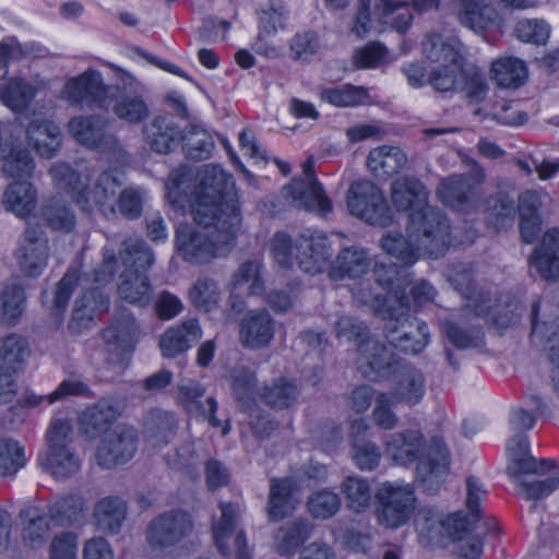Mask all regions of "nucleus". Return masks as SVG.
I'll return each instance as SVG.
<instances>
[{
	"label": "nucleus",
	"instance_id": "f257e3e1",
	"mask_svg": "<svg viewBox=\"0 0 559 559\" xmlns=\"http://www.w3.org/2000/svg\"><path fill=\"white\" fill-rule=\"evenodd\" d=\"M165 189L166 200L175 211L183 213L189 209L199 225L214 226L226 235L225 240L205 242L193 226L180 224L175 245H229L241 216L235 181L219 165L209 164L197 170L180 166L170 173Z\"/></svg>",
	"mask_w": 559,
	"mask_h": 559
},
{
	"label": "nucleus",
	"instance_id": "f03ea898",
	"mask_svg": "<svg viewBox=\"0 0 559 559\" xmlns=\"http://www.w3.org/2000/svg\"><path fill=\"white\" fill-rule=\"evenodd\" d=\"M109 120L103 116H75L68 123V131L81 145L108 155L117 165L102 173L93 189L86 182L91 170L85 162H78L74 167L58 162L50 167V176L59 194L69 197L86 213L98 212L108 217L115 214L116 191L124 181L127 162L118 139L106 132Z\"/></svg>",
	"mask_w": 559,
	"mask_h": 559
},
{
	"label": "nucleus",
	"instance_id": "7ed1b4c3",
	"mask_svg": "<svg viewBox=\"0 0 559 559\" xmlns=\"http://www.w3.org/2000/svg\"><path fill=\"white\" fill-rule=\"evenodd\" d=\"M383 253L378 255L373 273L379 285L390 289L386 299L374 296L372 308L384 321L382 332L388 343L394 347L403 336L407 335L413 322L417 319L409 314V298L405 287L409 285L408 269L419 259V247H382Z\"/></svg>",
	"mask_w": 559,
	"mask_h": 559
},
{
	"label": "nucleus",
	"instance_id": "20e7f679",
	"mask_svg": "<svg viewBox=\"0 0 559 559\" xmlns=\"http://www.w3.org/2000/svg\"><path fill=\"white\" fill-rule=\"evenodd\" d=\"M391 200L397 211L409 213L408 238L389 234L381 245H413L420 234L445 245L443 237L448 235V219L440 210L428 205V191L419 180L412 177L395 180L391 187Z\"/></svg>",
	"mask_w": 559,
	"mask_h": 559
},
{
	"label": "nucleus",
	"instance_id": "39448f33",
	"mask_svg": "<svg viewBox=\"0 0 559 559\" xmlns=\"http://www.w3.org/2000/svg\"><path fill=\"white\" fill-rule=\"evenodd\" d=\"M426 441L419 430L409 429L388 436L386 454L400 465L418 461L416 479L426 491L435 492L449 472V454L443 441L433 438L425 452Z\"/></svg>",
	"mask_w": 559,
	"mask_h": 559
},
{
	"label": "nucleus",
	"instance_id": "423d86ee",
	"mask_svg": "<svg viewBox=\"0 0 559 559\" xmlns=\"http://www.w3.org/2000/svg\"><path fill=\"white\" fill-rule=\"evenodd\" d=\"M423 53L430 62V70L419 61L402 66L407 84L420 88L427 84L440 92L455 88L463 66V46L456 39L444 40L440 35L427 36Z\"/></svg>",
	"mask_w": 559,
	"mask_h": 559
},
{
	"label": "nucleus",
	"instance_id": "0eeeda50",
	"mask_svg": "<svg viewBox=\"0 0 559 559\" xmlns=\"http://www.w3.org/2000/svg\"><path fill=\"white\" fill-rule=\"evenodd\" d=\"M119 261L123 267L117 287L119 297L129 304L147 306L152 300V286L146 271L154 262L153 252L148 247H126L120 251L118 260L106 250L103 263L95 272V281L107 283L111 280Z\"/></svg>",
	"mask_w": 559,
	"mask_h": 559
},
{
	"label": "nucleus",
	"instance_id": "6e6552de",
	"mask_svg": "<svg viewBox=\"0 0 559 559\" xmlns=\"http://www.w3.org/2000/svg\"><path fill=\"white\" fill-rule=\"evenodd\" d=\"M37 55L34 44H22L15 37H7L0 43V78L4 79L8 74L11 62ZM47 84L48 82L39 76L33 81L20 75L9 76L0 84V102L15 114L23 112Z\"/></svg>",
	"mask_w": 559,
	"mask_h": 559
},
{
	"label": "nucleus",
	"instance_id": "1a4fd4ad",
	"mask_svg": "<svg viewBox=\"0 0 559 559\" xmlns=\"http://www.w3.org/2000/svg\"><path fill=\"white\" fill-rule=\"evenodd\" d=\"M413 14L407 1L359 0L358 12L352 33L362 38L371 32L394 29L405 33L411 26Z\"/></svg>",
	"mask_w": 559,
	"mask_h": 559
},
{
	"label": "nucleus",
	"instance_id": "9d476101",
	"mask_svg": "<svg viewBox=\"0 0 559 559\" xmlns=\"http://www.w3.org/2000/svg\"><path fill=\"white\" fill-rule=\"evenodd\" d=\"M192 516L180 509L165 511L153 518L145 530V540L154 552L165 554L179 546L193 532Z\"/></svg>",
	"mask_w": 559,
	"mask_h": 559
},
{
	"label": "nucleus",
	"instance_id": "9b49d317",
	"mask_svg": "<svg viewBox=\"0 0 559 559\" xmlns=\"http://www.w3.org/2000/svg\"><path fill=\"white\" fill-rule=\"evenodd\" d=\"M376 515L386 528L405 525L416 509V496L411 485L384 483L376 492Z\"/></svg>",
	"mask_w": 559,
	"mask_h": 559
},
{
	"label": "nucleus",
	"instance_id": "f8f14e48",
	"mask_svg": "<svg viewBox=\"0 0 559 559\" xmlns=\"http://www.w3.org/2000/svg\"><path fill=\"white\" fill-rule=\"evenodd\" d=\"M114 96L115 86L105 85L102 73L94 69L67 79L59 92V98L71 106H96L106 110Z\"/></svg>",
	"mask_w": 559,
	"mask_h": 559
},
{
	"label": "nucleus",
	"instance_id": "ddd939ff",
	"mask_svg": "<svg viewBox=\"0 0 559 559\" xmlns=\"http://www.w3.org/2000/svg\"><path fill=\"white\" fill-rule=\"evenodd\" d=\"M346 204L349 213L371 225L385 226L392 215L384 195L369 180H358L350 185Z\"/></svg>",
	"mask_w": 559,
	"mask_h": 559
},
{
	"label": "nucleus",
	"instance_id": "4468645a",
	"mask_svg": "<svg viewBox=\"0 0 559 559\" xmlns=\"http://www.w3.org/2000/svg\"><path fill=\"white\" fill-rule=\"evenodd\" d=\"M304 178L294 179L284 187L283 195L292 205L317 214H328L332 203L324 194L321 183L314 176V162L310 157L302 164Z\"/></svg>",
	"mask_w": 559,
	"mask_h": 559
},
{
	"label": "nucleus",
	"instance_id": "2eb2a0df",
	"mask_svg": "<svg viewBox=\"0 0 559 559\" xmlns=\"http://www.w3.org/2000/svg\"><path fill=\"white\" fill-rule=\"evenodd\" d=\"M102 338L107 354L106 361L114 366L122 365L134 350L139 338V326L133 314L126 310L117 313L102 331Z\"/></svg>",
	"mask_w": 559,
	"mask_h": 559
},
{
	"label": "nucleus",
	"instance_id": "dca6fc26",
	"mask_svg": "<svg viewBox=\"0 0 559 559\" xmlns=\"http://www.w3.org/2000/svg\"><path fill=\"white\" fill-rule=\"evenodd\" d=\"M139 436L135 428L118 425L100 440L96 460L104 468H114L128 463L138 451Z\"/></svg>",
	"mask_w": 559,
	"mask_h": 559
},
{
	"label": "nucleus",
	"instance_id": "f3484780",
	"mask_svg": "<svg viewBox=\"0 0 559 559\" xmlns=\"http://www.w3.org/2000/svg\"><path fill=\"white\" fill-rule=\"evenodd\" d=\"M360 362L358 369L361 374L371 380L393 373L403 362L382 342L369 338L358 345Z\"/></svg>",
	"mask_w": 559,
	"mask_h": 559
},
{
	"label": "nucleus",
	"instance_id": "a211bd4d",
	"mask_svg": "<svg viewBox=\"0 0 559 559\" xmlns=\"http://www.w3.org/2000/svg\"><path fill=\"white\" fill-rule=\"evenodd\" d=\"M484 178L485 174L481 168L476 169L474 181L467 176H451L441 181L437 190L438 198L444 205L465 212L472 207L477 186L481 183Z\"/></svg>",
	"mask_w": 559,
	"mask_h": 559
},
{
	"label": "nucleus",
	"instance_id": "6ab92c4d",
	"mask_svg": "<svg viewBox=\"0 0 559 559\" xmlns=\"http://www.w3.org/2000/svg\"><path fill=\"white\" fill-rule=\"evenodd\" d=\"M275 321L265 309L250 310L240 321L239 340L243 347L260 349L274 337Z\"/></svg>",
	"mask_w": 559,
	"mask_h": 559
},
{
	"label": "nucleus",
	"instance_id": "aec40b11",
	"mask_svg": "<svg viewBox=\"0 0 559 559\" xmlns=\"http://www.w3.org/2000/svg\"><path fill=\"white\" fill-rule=\"evenodd\" d=\"M109 300L98 287L87 289L74 302L71 320L68 330L71 334H81L91 328L94 317L108 310Z\"/></svg>",
	"mask_w": 559,
	"mask_h": 559
},
{
	"label": "nucleus",
	"instance_id": "412c9836",
	"mask_svg": "<svg viewBox=\"0 0 559 559\" xmlns=\"http://www.w3.org/2000/svg\"><path fill=\"white\" fill-rule=\"evenodd\" d=\"M539 301H534L531 307V337L544 344L547 349V355L551 369V379L555 388L559 390V338H557V330L559 328V320L538 322Z\"/></svg>",
	"mask_w": 559,
	"mask_h": 559
},
{
	"label": "nucleus",
	"instance_id": "4be33fe9",
	"mask_svg": "<svg viewBox=\"0 0 559 559\" xmlns=\"http://www.w3.org/2000/svg\"><path fill=\"white\" fill-rule=\"evenodd\" d=\"M202 337V329L197 319H188L167 329L159 340L162 355L175 358L190 349Z\"/></svg>",
	"mask_w": 559,
	"mask_h": 559
},
{
	"label": "nucleus",
	"instance_id": "5701e85b",
	"mask_svg": "<svg viewBox=\"0 0 559 559\" xmlns=\"http://www.w3.org/2000/svg\"><path fill=\"white\" fill-rule=\"evenodd\" d=\"M298 491L297 481L292 477L272 478L266 504V514L272 522L290 516L297 506L294 495Z\"/></svg>",
	"mask_w": 559,
	"mask_h": 559
},
{
	"label": "nucleus",
	"instance_id": "b1692460",
	"mask_svg": "<svg viewBox=\"0 0 559 559\" xmlns=\"http://www.w3.org/2000/svg\"><path fill=\"white\" fill-rule=\"evenodd\" d=\"M26 136L28 144L44 158H52L62 144L61 129L53 120H31Z\"/></svg>",
	"mask_w": 559,
	"mask_h": 559
},
{
	"label": "nucleus",
	"instance_id": "393cba45",
	"mask_svg": "<svg viewBox=\"0 0 559 559\" xmlns=\"http://www.w3.org/2000/svg\"><path fill=\"white\" fill-rule=\"evenodd\" d=\"M127 502L118 496H107L98 500L93 509V523L104 534L120 533L127 519Z\"/></svg>",
	"mask_w": 559,
	"mask_h": 559
},
{
	"label": "nucleus",
	"instance_id": "a878e982",
	"mask_svg": "<svg viewBox=\"0 0 559 559\" xmlns=\"http://www.w3.org/2000/svg\"><path fill=\"white\" fill-rule=\"evenodd\" d=\"M396 373V385L393 393L397 403L415 405L419 403L425 393V377L415 366L403 361L393 372Z\"/></svg>",
	"mask_w": 559,
	"mask_h": 559
},
{
	"label": "nucleus",
	"instance_id": "bb28decb",
	"mask_svg": "<svg viewBox=\"0 0 559 559\" xmlns=\"http://www.w3.org/2000/svg\"><path fill=\"white\" fill-rule=\"evenodd\" d=\"M144 138L154 152L167 154L179 145L182 134L173 120L159 116L145 126Z\"/></svg>",
	"mask_w": 559,
	"mask_h": 559
},
{
	"label": "nucleus",
	"instance_id": "cd10ccee",
	"mask_svg": "<svg viewBox=\"0 0 559 559\" xmlns=\"http://www.w3.org/2000/svg\"><path fill=\"white\" fill-rule=\"evenodd\" d=\"M313 524L307 519H296L278 527L274 547L281 556H292L313 533Z\"/></svg>",
	"mask_w": 559,
	"mask_h": 559
},
{
	"label": "nucleus",
	"instance_id": "c85d7f7f",
	"mask_svg": "<svg viewBox=\"0 0 559 559\" xmlns=\"http://www.w3.org/2000/svg\"><path fill=\"white\" fill-rule=\"evenodd\" d=\"M407 156L399 146L381 145L372 148L367 157L369 170L378 178L388 179L402 170Z\"/></svg>",
	"mask_w": 559,
	"mask_h": 559
},
{
	"label": "nucleus",
	"instance_id": "c756f323",
	"mask_svg": "<svg viewBox=\"0 0 559 559\" xmlns=\"http://www.w3.org/2000/svg\"><path fill=\"white\" fill-rule=\"evenodd\" d=\"M490 79L499 87L515 90L527 81L528 69L522 59L502 56L491 62Z\"/></svg>",
	"mask_w": 559,
	"mask_h": 559
},
{
	"label": "nucleus",
	"instance_id": "7c9ffc66",
	"mask_svg": "<svg viewBox=\"0 0 559 559\" xmlns=\"http://www.w3.org/2000/svg\"><path fill=\"white\" fill-rule=\"evenodd\" d=\"M2 205L16 217L26 218L37 205V191L27 180L14 181L4 189Z\"/></svg>",
	"mask_w": 559,
	"mask_h": 559
},
{
	"label": "nucleus",
	"instance_id": "2f4dec72",
	"mask_svg": "<svg viewBox=\"0 0 559 559\" xmlns=\"http://www.w3.org/2000/svg\"><path fill=\"white\" fill-rule=\"evenodd\" d=\"M31 355L27 340L17 333H10L0 340V371L20 373Z\"/></svg>",
	"mask_w": 559,
	"mask_h": 559
},
{
	"label": "nucleus",
	"instance_id": "473e14b6",
	"mask_svg": "<svg viewBox=\"0 0 559 559\" xmlns=\"http://www.w3.org/2000/svg\"><path fill=\"white\" fill-rule=\"evenodd\" d=\"M119 416L117 406L102 400L87 407L80 416L81 430L91 439L105 432Z\"/></svg>",
	"mask_w": 559,
	"mask_h": 559
},
{
	"label": "nucleus",
	"instance_id": "72a5a7b5",
	"mask_svg": "<svg viewBox=\"0 0 559 559\" xmlns=\"http://www.w3.org/2000/svg\"><path fill=\"white\" fill-rule=\"evenodd\" d=\"M540 192L527 190L520 194L518 205L520 215V229L522 238L526 243L533 242L540 230Z\"/></svg>",
	"mask_w": 559,
	"mask_h": 559
},
{
	"label": "nucleus",
	"instance_id": "f704fd0d",
	"mask_svg": "<svg viewBox=\"0 0 559 559\" xmlns=\"http://www.w3.org/2000/svg\"><path fill=\"white\" fill-rule=\"evenodd\" d=\"M453 8L460 22L474 32L483 31L496 14L489 0H454Z\"/></svg>",
	"mask_w": 559,
	"mask_h": 559
},
{
	"label": "nucleus",
	"instance_id": "c9c22d12",
	"mask_svg": "<svg viewBox=\"0 0 559 559\" xmlns=\"http://www.w3.org/2000/svg\"><path fill=\"white\" fill-rule=\"evenodd\" d=\"M355 247H344L331 262L330 276L333 280H341L345 276L356 278L365 274L369 267V260L364 250Z\"/></svg>",
	"mask_w": 559,
	"mask_h": 559
},
{
	"label": "nucleus",
	"instance_id": "e433bc0d",
	"mask_svg": "<svg viewBox=\"0 0 559 559\" xmlns=\"http://www.w3.org/2000/svg\"><path fill=\"white\" fill-rule=\"evenodd\" d=\"M40 465L57 478H68L79 471L80 460L74 448H51L40 460Z\"/></svg>",
	"mask_w": 559,
	"mask_h": 559
},
{
	"label": "nucleus",
	"instance_id": "4c0bfd02",
	"mask_svg": "<svg viewBox=\"0 0 559 559\" xmlns=\"http://www.w3.org/2000/svg\"><path fill=\"white\" fill-rule=\"evenodd\" d=\"M108 109H111L119 119L130 123L142 121L148 114L147 106L140 96L127 94L116 86Z\"/></svg>",
	"mask_w": 559,
	"mask_h": 559
},
{
	"label": "nucleus",
	"instance_id": "58836bf2",
	"mask_svg": "<svg viewBox=\"0 0 559 559\" xmlns=\"http://www.w3.org/2000/svg\"><path fill=\"white\" fill-rule=\"evenodd\" d=\"M85 502L79 495L66 496L49 508L50 520L59 526L80 523L84 518Z\"/></svg>",
	"mask_w": 559,
	"mask_h": 559
},
{
	"label": "nucleus",
	"instance_id": "ea45409f",
	"mask_svg": "<svg viewBox=\"0 0 559 559\" xmlns=\"http://www.w3.org/2000/svg\"><path fill=\"white\" fill-rule=\"evenodd\" d=\"M289 11L282 0H270L259 12L260 36H271L286 28Z\"/></svg>",
	"mask_w": 559,
	"mask_h": 559
},
{
	"label": "nucleus",
	"instance_id": "a19ab883",
	"mask_svg": "<svg viewBox=\"0 0 559 559\" xmlns=\"http://www.w3.org/2000/svg\"><path fill=\"white\" fill-rule=\"evenodd\" d=\"M25 293L21 284L5 286L0 295V323L14 325L24 311Z\"/></svg>",
	"mask_w": 559,
	"mask_h": 559
},
{
	"label": "nucleus",
	"instance_id": "79ce46f5",
	"mask_svg": "<svg viewBox=\"0 0 559 559\" xmlns=\"http://www.w3.org/2000/svg\"><path fill=\"white\" fill-rule=\"evenodd\" d=\"M298 395L297 385L293 381L281 378L264 386L261 399L272 408L284 409L294 405Z\"/></svg>",
	"mask_w": 559,
	"mask_h": 559
},
{
	"label": "nucleus",
	"instance_id": "37998d69",
	"mask_svg": "<svg viewBox=\"0 0 559 559\" xmlns=\"http://www.w3.org/2000/svg\"><path fill=\"white\" fill-rule=\"evenodd\" d=\"M321 99L334 107H356L370 103L368 90L353 85L323 90Z\"/></svg>",
	"mask_w": 559,
	"mask_h": 559
},
{
	"label": "nucleus",
	"instance_id": "c03bdc74",
	"mask_svg": "<svg viewBox=\"0 0 559 559\" xmlns=\"http://www.w3.org/2000/svg\"><path fill=\"white\" fill-rule=\"evenodd\" d=\"M177 421L171 413L155 408L144 417V429L150 438L168 443L175 433Z\"/></svg>",
	"mask_w": 559,
	"mask_h": 559
},
{
	"label": "nucleus",
	"instance_id": "a18cd8bd",
	"mask_svg": "<svg viewBox=\"0 0 559 559\" xmlns=\"http://www.w3.org/2000/svg\"><path fill=\"white\" fill-rule=\"evenodd\" d=\"M330 247H295L298 266L306 273L318 274L331 270Z\"/></svg>",
	"mask_w": 559,
	"mask_h": 559
},
{
	"label": "nucleus",
	"instance_id": "49530a36",
	"mask_svg": "<svg viewBox=\"0 0 559 559\" xmlns=\"http://www.w3.org/2000/svg\"><path fill=\"white\" fill-rule=\"evenodd\" d=\"M530 266L545 281L559 280V247H535Z\"/></svg>",
	"mask_w": 559,
	"mask_h": 559
},
{
	"label": "nucleus",
	"instance_id": "de8ad7c7",
	"mask_svg": "<svg viewBox=\"0 0 559 559\" xmlns=\"http://www.w3.org/2000/svg\"><path fill=\"white\" fill-rule=\"evenodd\" d=\"M76 274L67 272L63 277L57 283L51 296L47 293L43 295V304L48 307L51 314L55 317L61 316L73 294L76 285Z\"/></svg>",
	"mask_w": 559,
	"mask_h": 559
},
{
	"label": "nucleus",
	"instance_id": "09e8293b",
	"mask_svg": "<svg viewBox=\"0 0 559 559\" xmlns=\"http://www.w3.org/2000/svg\"><path fill=\"white\" fill-rule=\"evenodd\" d=\"M219 289L212 278H198L189 289V300L194 308L209 312L217 306Z\"/></svg>",
	"mask_w": 559,
	"mask_h": 559
},
{
	"label": "nucleus",
	"instance_id": "8fccbe9b",
	"mask_svg": "<svg viewBox=\"0 0 559 559\" xmlns=\"http://www.w3.org/2000/svg\"><path fill=\"white\" fill-rule=\"evenodd\" d=\"M442 330L449 342L457 349L474 348L483 344L484 335L480 328H463L457 323L445 320L442 323Z\"/></svg>",
	"mask_w": 559,
	"mask_h": 559
},
{
	"label": "nucleus",
	"instance_id": "3c124183",
	"mask_svg": "<svg viewBox=\"0 0 559 559\" xmlns=\"http://www.w3.org/2000/svg\"><path fill=\"white\" fill-rule=\"evenodd\" d=\"M35 163L28 151L11 148L3 155V173L12 179H28L33 176Z\"/></svg>",
	"mask_w": 559,
	"mask_h": 559
},
{
	"label": "nucleus",
	"instance_id": "603ef678",
	"mask_svg": "<svg viewBox=\"0 0 559 559\" xmlns=\"http://www.w3.org/2000/svg\"><path fill=\"white\" fill-rule=\"evenodd\" d=\"M222 512L221 520L213 524V534L215 544L223 555H228L229 549L225 542L228 537L233 536L238 520L237 508L230 502L219 503Z\"/></svg>",
	"mask_w": 559,
	"mask_h": 559
},
{
	"label": "nucleus",
	"instance_id": "864d4df0",
	"mask_svg": "<svg viewBox=\"0 0 559 559\" xmlns=\"http://www.w3.org/2000/svg\"><path fill=\"white\" fill-rule=\"evenodd\" d=\"M231 391L235 399L247 406L251 403L257 391V378L248 367L238 366L230 371Z\"/></svg>",
	"mask_w": 559,
	"mask_h": 559
},
{
	"label": "nucleus",
	"instance_id": "5fc2aeb1",
	"mask_svg": "<svg viewBox=\"0 0 559 559\" xmlns=\"http://www.w3.org/2000/svg\"><path fill=\"white\" fill-rule=\"evenodd\" d=\"M342 492L345 495L347 507L359 513L364 511L370 502V486L367 480L348 476L342 483Z\"/></svg>",
	"mask_w": 559,
	"mask_h": 559
},
{
	"label": "nucleus",
	"instance_id": "6e6d98bb",
	"mask_svg": "<svg viewBox=\"0 0 559 559\" xmlns=\"http://www.w3.org/2000/svg\"><path fill=\"white\" fill-rule=\"evenodd\" d=\"M322 49L320 37L312 31L295 34L289 44L292 58L301 62L311 61Z\"/></svg>",
	"mask_w": 559,
	"mask_h": 559
},
{
	"label": "nucleus",
	"instance_id": "4d7b16f0",
	"mask_svg": "<svg viewBox=\"0 0 559 559\" xmlns=\"http://www.w3.org/2000/svg\"><path fill=\"white\" fill-rule=\"evenodd\" d=\"M14 254L21 272L26 276H38L47 265V247H19Z\"/></svg>",
	"mask_w": 559,
	"mask_h": 559
},
{
	"label": "nucleus",
	"instance_id": "13d9d810",
	"mask_svg": "<svg viewBox=\"0 0 559 559\" xmlns=\"http://www.w3.org/2000/svg\"><path fill=\"white\" fill-rule=\"evenodd\" d=\"M24 448L13 439H0V476L15 475L25 464Z\"/></svg>",
	"mask_w": 559,
	"mask_h": 559
},
{
	"label": "nucleus",
	"instance_id": "bf43d9fd",
	"mask_svg": "<svg viewBox=\"0 0 559 559\" xmlns=\"http://www.w3.org/2000/svg\"><path fill=\"white\" fill-rule=\"evenodd\" d=\"M509 465L507 473L513 479L521 476V472L525 467V463L530 460V442L524 433H518L508 442Z\"/></svg>",
	"mask_w": 559,
	"mask_h": 559
},
{
	"label": "nucleus",
	"instance_id": "052dcab7",
	"mask_svg": "<svg viewBox=\"0 0 559 559\" xmlns=\"http://www.w3.org/2000/svg\"><path fill=\"white\" fill-rule=\"evenodd\" d=\"M44 216L55 230L70 231L75 224V216L71 210L62 203L60 195L53 197L44 207Z\"/></svg>",
	"mask_w": 559,
	"mask_h": 559
},
{
	"label": "nucleus",
	"instance_id": "680f3d73",
	"mask_svg": "<svg viewBox=\"0 0 559 559\" xmlns=\"http://www.w3.org/2000/svg\"><path fill=\"white\" fill-rule=\"evenodd\" d=\"M262 264L259 260L243 262L233 276L234 287L251 282L248 293L251 296H261L265 292V284L261 276Z\"/></svg>",
	"mask_w": 559,
	"mask_h": 559
},
{
	"label": "nucleus",
	"instance_id": "e2e57ef3",
	"mask_svg": "<svg viewBox=\"0 0 559 559\" xmlns=\"http://www.w3.org/2000/svg\"><path fill=\"white\" fill-rule=\"evenodd\" d=\"M340 507V497L326 489L314 492L308 499V510L316 519L326 520L333 516Z\"/></svg>",
	"mask_w": 559,
	"mask_h": 559
},
{
	"label": "nucleus",
	"instance_id": "0e129e2a",
	"mask_svg": "<svg viewBox=\"0 0 559 559\" xmlns=\"http://www.w3.org/2000/svg\"><path fill=\"white\" fill-rule=\"evenodd\" d=\"M429 342V331L425 322H413L407 335L393 347L404 354L417 355L424 350Z\"/></svg>",
	"mask_w": 559,
	"mask_h": 559
},
{
	"label": "nucleus",
	"instance_id": "69168bd1",
	"mask_svg": "<svg viewBox=\"0 0 559 559\" xmlns=\"http://www.w3.org/2000/svg\"><path fill=\"white\" fill-rule=\"evenodd\" d=\"M518 38L525 43L545 44L550 35V26L543 20H522L515 27Z\"/></svg>",
	"mask_w": 559,
	"mask_h": 559
},
{
	"label": "nucleus",
	"instance_id": "338daca9",
	"mask_svg": "<svg viewBox=\"0 0 559 559\" xmlns=\"http://www.w3.org/2000/svg\"><path fill=\"white\" fill-rule=\"evenodd\" d=\"M480 516L473 518L472 513L456 512L443 520V531L453 540H463L473 530Z\"/></svg>",
	"mask_w": 559,
	"mask_h": 559
},
{
	"label": "nucleus",
	"instance_id": "774afa93",
	"mask_svg": "<svg viewBox=\"0 0 559 559\" xmlns=\"http://www.w3.org/2000/svg\"><path fill=\"white\" fill-rule=\"evenodd\" d=\"M388 49L379 41H371L355 50L354 63L357 68H377L385 62Z\"/></svg>",
	"mask_w": 559,
	"mask_h": 559
}]
</instances>
